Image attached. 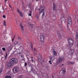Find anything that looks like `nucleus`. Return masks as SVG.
Segmentation results:
<instances>
[{
    "label": "nucleus",
    "instance_id": "obj_1",
    "mask_svg": "<svg viewBox=\"0 0 78 78\" xmlns=\"http://www.w3.org/2000/svg\"><path fill=\"white\" fill-rule=\"evenodd\" d=\"M28 27L32 33H34V29L33 28V24H29Z\"/></svg>",
    "mask_w": 78,
    "mask_h": 78
},
{
    "label": "nucleus",
    "instance_id": "obj_2",
    "mask_svg": "<svg viewBox=\"0 0 78 78\" xmlns=\"http://www.w3.org/2000/svg\"><path fill=\"white\" fill-rule=\"evenodd\" d=\"M10 61L12 62L13 64H14V63L18 62V59L16 58H12L10 59Z\"/></svg>",
    "mask_w": 78,
    "mask_h": 78
},
{
    "label": "nucleus",
    "instance_id": "obj_3",
    "mask_svg": "<svg viewBox=\"0 0 78 78\" xmlns=\"http://www.w3.org/2000/svg\"><path fill=\"white\" fill-rule=\"evenodd\" d=\"M68 27H71L72 26V20L71 17H69L68 18Z\"/></svg>",
    "mask_w": 78,
    "mask_h": 78
},
{
    "label": "nucleus",
    "instance_id": "obj_4",
    "mask_svg": "<svg viewBox=\"0 0 78 78\" xmlns=\"http://www.w3.org/2000/svg\"><path fill=\"white\" fill-rule=\"evenodd\" d=\"M40 41L41 42H44V35L43 33H41L40 36Z\"/></svg>",
    "mask_w": 78,
    "mask_h": 78
},
{
    "label": "nucleus",
    "instance_id": "obj_5",
    "mask_svg": "<svg viewBox=\"0 0 78 78\" xmlns=\"http://www.w3.org/2000/svg\"><path fill=\"white\" fill-rule=\"evenodd\" d=\"M69 41V45H72L73 44V40L71 38H68Z\"/></svg>",
    "mask_w": 78,
    "mask_h": 78
},
{
    "label": "nucleus",
    "instance_id": "obj_6",
    "mask_svg": "<svg viewBox=\"0 0 78 78\" xmlns=\"http://www.w3.org/2000/svg\"><path fill=\"white\" fill-rule=\"evenodd\" d=\"M62 71H60L59 73V74L62 76L64 75V74L66 73V69L65 68H63Z\"/></svg>",
    "mask_w": 78,
    "mask_h": 78
},
{
    "label": "nucleus",
    "instance_id": "obj_7",
    "mask_svg": "<svg viewBox=\"0 0 78 78\" xmlns=\"http://www.w3.org/2000/svg\"><path fill=\"white\" fill-rule=\"evenodd\" d=\"M10 62H8L7 64V67H10L12 66H14V64H12V62H11V60H10Z\"/></svg>",
    "mask_w": 78,
    "mask_h": 78
},
{
    "label": "nucleus",
    "instance_id": "obj_8",
    "mask_svg": "<svg viewBox=\"0 0 78 78\" xmlns=\"http://www.w3.org/2000/svg\"><path fill=\"white\" fill-rule=\"evenodd\" d=\"M64 60V57L62 56L60 57L58 59V61L59 62H62Z\"/></svg>",
    "mask_w": 78,
    "mask_h": 78
},
{
    "label": "nucleus",
    "instance_id": "obj_9",
    "mask_svg": "<svg viewBox=\"0 0 78 78\" xmlns=\"http://www.w3.org/2000/svg\"><path fill=\"white\" fill-rule=\"evenodd\" d=\"M19 71V68H14L13 69V72L14 73H17Z\"/></svg>",
    "mask_w": 78,
    "mask_h": 78
},
{
    "label": "nucleus",
    "instance_id": "obj_10",
    "mask_svg": "<svg viewBox=\"0 0 78 78\" xmlns=\"http://www.w3.org/2000/svg\"><path fill=\"white\" fill-rule=\"evenodd\" d=\"M17 10L18 12V13L20 14V17H23V14H22V13L18 9H17Z\"/></svg>",
    "mask_w": 78,
    "mask_h": 78
},
{
    "label": "nucleus",
    "instance_id": "obj_11",
    "mask_svg": "<svg viewBox=\"0 0 78 78\" xmlns=\"http://www.w3.org/2000/svg\"><path fill=\"white\" fill-rule=\"evenodd\" d=\"M5 12V10L3 8V7L2 6H0V12L3 13Z\"/></svg>",
    "mask_w": 78,
    "mask_h": 78
},
{
    "label": "nucleus",
    "instance_id": "obj_12",
    "mask_svg": "<svg viewBox=\"0 0 78 78\" xmlns=\"http://www.w3.org/2000/svg\"><path fill=\"white\" fill-rule=\"evenodd\" d=\"M60 20L61 21V22H64V23L66 22V19L63 17H62Z\"/></svg>",
    "mask_w": 78,
    "mask_h": 78
},
{
    "label": "nucleus",
    "instance_id": "obj_13",
    "mask_svg": "<svg viewBox=\"0 0 78 78\" xmlns=\"http://www.w3.org/2000/svg\"><path fill=\"white\" fill-rule=\"evenodd\" d=\"M20 26L21 27V30H22V31H24V26H23L22 23H20Z\"/></svg>",
    "mask_w": 78,
    "mask_h": 78
},
{
    "label": "nucleus",
    "instance_id": "obj_14",
    "mask_svg": "<svg viewBox=\"0 0 78 78\" xmlns=\"http://www.w3.org/2000/svg\"><path fill=\"white\" fill-rule=\"evenodd\" d=\"M52 53L54 56L57 55V52L55 51V49L53 50Z\"/></svg>",
    "mask_w": 78,
    "mask_h": 78
},
{
    "label": "nucleus",
    "instance_id": "obj_15",
    "mask_svg": "<svg viewBox=\"0 0 78 78\" xmlns=\"http://www.w3.org/2000/svg\"><path fill=\"white\" fill-rule=\"evenodd\" d=\"M56 5H55V3H53V10L54 11H55V10H56Z\"/></svg>",
    "mask_w": 78,
    "mask_h": 78
},
{
    "label": "nucleus",
    "instance_id": "obj_16",
    "mask_svg": "<svg viewBox=\"0 0 78 78\" xmlns=\"http://www.w3.org/2000/svg\"><path fill=\"white\" fill-rule=\"evenodd\" d=\"M37 56L38 57V59H42V56H41V55L40 54H38Z\"/></svg>",
    "mask_w": 78,
    "mask_h": 78
},
{
    "label": "nucleus",
    "instance_id": "obj_17",
    "mask_svg": "<svg viewBox=\"0 0 78 78\" xmlns=\"http://www.w3.org/2000/svg\"><path fill=\"white\" fill-rule=\"evenodd\" d=\"M68 64H71V65H73V64H75V63L74 62H68Z\"/></svg>",
    "mask_w": 78,
    "mask_h": 78
},
{
    "label": "nucleus",
    "instance_id": "obj_18",
    "mask_svg": "<svg viewBox=\"0 0 78 78\" xmlns=\"http://www.w3.org/2000/svg\"><path fill=\"white\" fill-rule=\"evenodd\" d=\"M74 52V51L73 50H70V55H73V53Z\"/></svg>",
    "mask_w": 78,
    "mask_h": 78
},
{
    "label": "nucleus",
    "instance_id": "obj_19",
    "mask_svg": "<svg viewBox=\"0 0 78 78\" xmlns=\"http://www.w3.org/2000/svg\"><path fill=\"white\" fill-rule=\"evenodd\" d=\"M44 9H39V12L40 13H41V12H43V11H44Z\"/></svg>",
    "mask_w": 78,
    "mask_h": 78
},
{
    "label": "nucleus",
    "instance_id": "obj_20",
    "mask_svg": "<svg viewBox=\"0 0 78 78\" xmlns=\"http://www.w3.org/2000/svg\"><path fill=\"white\" fill-rule=\"evenodd\" d=\"M22 8L23 10H24V9H25V4H24L23 2V6L22 7Z\"/></svg>",
    "mask_w": 78,
    "mask_h": 78
},
{
    "label": "nucleus",
    "instance_id": "obj_21",
    "mask_svg": "<svg viewBox=\"0 0 78 78\" xmlns=\"http://www.w3.org/2000/svg\"><path fill=\"white\" fill-rule=\"evenodd\" d=\"M58 39H60L62 38V36L59 34H58Z\"/></svg>",
    "mask_w": 78,
    "mask_h": 78
},
{
    "label": "nucleus",
    "instance_id": "obj_22",
    "mask_svg": "<svg viewBox=\"0 0 78 78\" xmlns=\"http://www.w3.org/2000/svg\"><path fill=\"white\" fill-rule=\"evenodd\" d=\"M5 78H11V76H6Z\"/></svg>",
    "mask_w": 78,
    "mask_h": 78
},
{
    "label": "nucleus",
    "instance_id": "obj_23",
    "mask_svg": "<svg viewBox=\"0 0 78 78\" xmlns=\"http://www.w3.org/2000/svg\"><path fill=\"white\" fill-rule=\"evenodd\" d=\"M50 59L51 61H54V59H55V58L54 57H51L50 58Z\"/></svg>",
    "mask_w": 78,
    "mask_h": 78
},
{
    "label": "nucleus",
    "instance_id": "obj_24",
    "mask_svg": "<svg viewBox=\"0 0 78 78\" xmlns=\"http://www.w3.org/2000/svg\"><path fill=\"white\" fill-rule=\"evenodd\" d=\"M76 40L77 41H78V34L76 35Z\"/></svg>",
    "mask_w": 78,
    "mask_h": 78
},
{
    "label": "nucleus",
    "instance_id": "obj_25",
    "mask_svg": "<svg viewBox=\"0 0 78 78\" xmlns=\"http://www.w3.org/2000/svg\"><path fill=\"white\" fill-rule=\"evenodd\" d=\"M44 15H45V12L44 11L43 12V14L42 15V17H44Z\"/></svg>",
    "mask_w": 78,
    "mask_h": 78
},
{
    "label": "nucleus",
    "instance_id": "obj_26",
    "mask_svg": "<svg viewBox=\"0 0 78 78\" xmlns=\"http://www.w3.org/2000/svg\"><path fill=\"white\" fill-rule=\"evenodd\" d=\"M31 12H31V11H30V13L29 14V16H31Z\"/></svg>",
    "mask_w": 78,
    "mask_h": 78
},
{
    "label": "nucleus",
    "instance_id": "obj_27",
    "mask_svg": "<svg viewBox=\"0 0 78 78\" xmlns=\"http://www.w3.org/2000/svg\"><path fill=\"white\" fill-rule=\"evenodd\" d=\"M7 55H8V54H7V53H6V55L5 57V60H6V59H7Z\"/></svg>",
    "mask_w": 78,
    "mask_h": 78
},
{
    "label": "nucleus",
    "instance_id": "obj_28",
    "mask_svg": "<svg viewBox=\"0 0 78 78\" xmlns=\"http://www.w3.org/2000/svg\"><path fill=\"white\" fill-rule=\"evenodd\" d=\"M2 69H1L0 70V75H2Z\"/></svg>",
    "mask_w": 78,
    "mask_h": 78
},
{
    "label": "nucleus",
    "instance_id": "obj_29",
    "mask_svg": "<svg viewBox=\"0 0 78 78\" xmlns=\"http://www.w3.org/2000/svg\"><path fill=\"white\" fill-rule=\"evenodd\" d=\"M3 25H4V26H6V22H5V21H4Z\"/></svg>",
    "mask_w": 78,
    "mask_h": 78
},
{
    "label": "nucleus",
    "instance_id": "obj_30",
    "mask_svg": "<svg viewBox=\"0 0 78 78\" xmlns=\"http://www.w3.org/2000/svg\"><path fill=\"white\" fill-rule=\"evenodd\" d=\"M31 47L32 49H33V44H31Z\"/></svg>",
    "mask_w": 78,
    "mask_h": 78
},
{
    "label": "nucleus",
    "instance_id": "obj_31",
    "mask_svg": "<svg viewBox=\"0 0 78 78\" xmlns=\"http://www.w3.org/2000/svg\"><path fill=\"white\" fill-rule=\"evenodd\" d=\"M2 49L4 51H5V48H2Z\"/></svg>",
    "mask_w": 78,
    "mask_h": 78
},
{
    "label": "nucleus",
    "instance_id": "obj_32",
    "mask_svg": "<svg viewBox=\"0 0 78 78\" xmlns=\"http://www.w3.org/2000/svg\"><path fill=\"white\" fill-rule=\"evenodd\" d=\"M15 45H16V44H17V41H16L15 42Z\"/></svg>",
    "mask_w": 78,
    "mask_h": 78
},
{
    "label": "nucleus",
    "instance_id": "obj_33",
    "mask_svg": "<svg viewBox=\"0 0 78 78\" xmlns=\"http://www.w3.org/2000/svg\"><path fill=\"white\" fill-rule=\"evenodd\" d=\"M18 39H20V40H21V38L19 37H18Z\"/></svg>",
    "mask_w": 78,
    "mask_h": 78
},
{
    "label": "nucleus",
    "instance_id": "obj_34",
    "mask_svg": "<svg viewBox=\"0 0 78 78\" xmlns=\"http://www.w3.org/2000/svg\"><path fill=\"white\" fill-rule=\"evenodd\" d=\"M3 18H4L5 19V18H6V16H5V15H3Z\"/></svg>",
    "mask_w": 78,
    "mask_h": 78
},
{
    "label": "nucleus",
    "instance_id": "obj_35",
    "mask_svg": "<svg viewBox=\"0 0 78 78\" xmlns=\"http://www.w3.org/2000/svg\"><path fill=\"white\" fill-rule=\"evenodd\" d=\"M51 61L50 60L49 61V62L50 63V64H51L52 63L51 62Z\"/></svg>",
    "mask_w": 78,
    "mask_h": 78
},
{
    "label": "nucleus",
    "instance_id": "obj_36",
    "mask_svg": "<svg viewBox=\"0 0 78 78\" xmlns=\"http://www.w3.org/2000/svg\"><path fill=\"white\" fill-rule=\"evenodd\" d=\"M9 6L11 8L12 10V7H11V6L10 5H9Z\"/></svg>",
    "mask_w": 78,
    "mask_h": 78
},
{
    "label": "nucleus",
    "instance_id": "obj_37",
    "mask_svg": "<svg viewBox=\"0 0 78 78\" xmlns=\"http://www.w3.org/2000/svg\"><path fill=\"white\" fill-rule=\"evenodd\" d=\"M15 37V36H14L13 39H12V42H13V41H14V38Z\"/></svg>",
    "mask_w": 78,
    "mask_h": 78
},
{
    "label": "nucleus",
    "instance_id": "obj_38",
    "mask_svg": "<svg viewBox=\"0 0 78 78\" xmlns=\"http://www.w3.org/2000/svg\"><path fill=\"white\" fill-rule=\"evenodd\" d=\"M34 51H36V52H37V51L36 50V49L35 48H34Z\"/></svg>",
    "mask_w": 78,
    "mask_h": 78
},
{
    "label": "nucleus",
    "instance_id": "obj_39",
    "mask_svg": "<svg viewBox=\"0 0 78 78\" xmlns=\"http://www.w3.org/2000/svg\"><path fill=\"white\" fill-rule=\"evenodd\" d=\"M27 63H25V65H24L25 66H27Z\"/></svg>",
    "mask_w": 78,
    "mask_h": 78
},
{
    "label": "nucleus",
    "instance_id": "obj_40",
    "mask_svg": "<svg viewBox=\"0 0 78 78\" xmlns=\"http://www.w3.org/2000/svg\"><path fill=\"white\" fill-rule=\"evenodd\" d=\"M23 61H25V58H23L22 59Z\"/></svg>",
    "mask_w": 78,
    "mask_h": 78
},
{
    "label": "nucleus",
    "instance_id": "obj_41",
    "mask_svg": "<svg viewBox=\"0 0 78 78\" xmlns=\"http://www.w3.org/2000/svg\"><path fill=\"white\" fill-rule=\"evenodd\" d=\"M7 0H5V3H6V2Z\"/></svg>",
    "mask_w": 78,
    "mask_h": 78
},
{
    "label": "nucleus",
    "instance_id": "obj_42",
    "mask_svg": "<svg viewBox=\"0 0 78 78\" xmlns=\"http://www.w3.org/2000/svg\"><path fill=\"white\" fill-rule=\"evenodd\" d=\"M37 19H38L39 18V17H37Z\"/></svg>",
    "mask_w": 78,
    "mask_h": 78
},
{
    "label": "nucleus",
    "instance_id": "obj_43",
    "mask_svg": "<svg viewBox=\"0 0 78 78\" xmlns=\"http://www.w3.org/2000/svg\"><path fill=\"white\" fill-rule=\"evenodd\" d=\"M32 62H33V59H32Z\"/></svg>",
    "mask_w": 78,
    "mask_h": 78
},
{
    "label": "nucleus",
    "instance_id": "obj_44",
    "mask_svg": "<svg viewBox=\"0 0 78 78\" xmlns=\"http://www.w3.org/2000/svg\"><path fill=\"white\" fill-rule=\"evenodd\" d=\"M18 54H19V55H20V53H19Z\"/></svg>",
    "mask_w": 78,
    "mask_h": 78
},
{
    "label": "nucleus",
    "instance_id": "obj_45",
    "mask_svg": "<svg viewBox=\"0 0 78 78\" xmlns=\"http://www.w3.org/2000/svg\"><path fill=\"white\" fill-rule=\"evenodd\" d=\"M63 65H64V64H63L62 65V66H63Z\"/></svg>",
    "mask_w": 78,
    "mask_h": 78
},
{
    "label": "nucleus",
    "instance_id": "obj_46",
    "mask_svg": "<svg viewBox=\"0 0 78 78\" xmlns=\"http://www.w3.org/2000/svg\"><path fill=\"white\" fill-rule=\"evenodd\" d=\"M52 78H54V77H53V76H52Z\"/></svg>",
    "mask_w": 78,
    "mask_h": 78
},
{
    "label": "nucleus",
    "instance_id": "obj_47",
    "mask_svg": "<svg viewBox=\"0 0 78 78\" xmlns=\"http://www.w3.org/2000/svg\"><path fill=\"white\" fill-rule=\"evenodd\" d=\"M36 1H38V0H36Z\"/></svg>",
    "mask_w": 78,
    "mask_h": 78
},
{
    "label": "nucleus",
    "instance_id": "obj_48",
    "mask_svg": "<svg viewBox=\"0 0 78 78\" xmlns=\"http://www.w3.org/2000/svg\"><path fill=\"white\" fill-rule=\"evenodd\" d=\"M31 58H33V57H31Z\"/></svg>",
    "mask_w": 78,
    "mask_h": 78
},
{
    "label": "nucleus",
    "instance_id": "obj_49",
    "mask_svg": "<svg viewBox=\"0 0 78 78\" xmlns=\"http://www.w3.org/2000/svg\"><path fill=\"white\" fill-rule=\"evenodd\" d=\"M58 62V61H57V62Z\"/></svg>",
    "mask_w": 78,
    "mask_h": 78
}]
</instances>
